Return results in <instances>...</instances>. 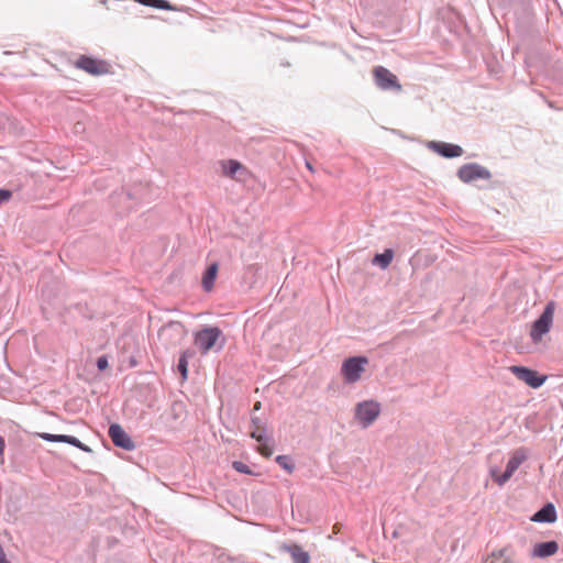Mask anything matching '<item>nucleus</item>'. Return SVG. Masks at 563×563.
<instances>
[{
  "label": "nucleus",
  "mask_w": 563,
  "mask_h": 563,
  "mask_svg": "<svg viewBox=\"0 0 563 563\" xmlns=\"http://www.w3.org/2000/svg\"><path fill=\"white\" fill-rule=\"evenodd\" d=\"M306 165H307V167H308L310 170H313V169H312V166H311V164H310L309 162H307V163H306Z\"/></svg>",
  "instance_id": "33"
},
{
  "label": "nucleus",
  "mask_w": 563,
  "mask_h": 563,
  "mask_svg": "<svg viewBox=\"0 0 563 563\" xmlns=\"http://www.w3.org/2000/svg\"><path fill=\"white\" fill-rule=\"evenodd\" d=\"M532 520L537 522H554L556 520L554 506L552 504L545 505L533 515Z\"/></svg>",
  "instance_id": "17"
},
{
  "label": "nucleus",
  "mask_w": 563,
  "mask_h": 563,
  "mask_svg": "<svg viewBox=\"0 0 563 563\" xmlns=\"http://www.w3.org/2000/svg\"><path fill=\"white\" fill-rule=\"evenodd\" d=\"M389 90H395L399 92L401 90V86L397 80V77L389 73Z\"/></svg>",
  "instance_id": "26"
},
{
  "label": "nucleus",
  "mask_w": 563,
  "mask_h": 563,
  "mask_svg": "<svg viewBox=\"0 0 563 563\" xmlns=\"http://www.w3.org/2000/svg\"><path fill=\"white\" fill-rule=\"evenodd\" d=\"M555 309V302L549 301L541 316L532 323L530 336L534 343H539L543 335L550 331Z\"/></svg>",
  "instance_id": "4"
},
{
  "label": "nucleus",
  "mask_w": 563,
  "mask_h": 563,
  "mask_svg": "<svg viewBox=\"0 0 563 563\" xmlns=\"http://www.w3.org/2000/svg\"><path fill=\"white\" fill-rule=\"evenodd\" d=\"M527 459L526 453L522 450L516 451L506 465L505 472L500 476L495 477V482L498 485H504L506 482L510 479L514 473L518 470V467L522 464V462Z\"/></svg>",
  "instance_id": "11"
},
{
  "label": "nucleus",
  "mask_w": 563,
  "mask_h": 563,
  "mask_svg": "<svg viewBox=\"0 0 563 563\" xmlns=\"http://www.w3.org/2000/svg\"><path fill=\"white\" fill-rule=\"evenodd\" d=\"M12 196L9 189H0V205L8 201Z\"/></svg>",
  "instance_id": "27"
},
{
  "label": "nucleus",
  "mask_w": 563,
  "mask_h": 563,
  "mask_svg": "<svg viewBox=\"0 0 563 563\" xmlns=\"http://www.w3.org/2000/svg\"><path fill=\"white\" fill-rule=\"evenodd\" d=\"M36 437L43 439L44 441H47V442H62V443H67V444H70L84 452H87V453H91L92 450L86 445L85 443H82L79 439H77L76 437L74 435H66V434H52V433H47V432H38L36 433Z\"/></svg>",
  "instance_id": "10"
},
{
  "label": "nucleus",
  "mask_w": 563,
  "mask_h": 563,
  "mask_svg": "<svg viewBox=\"0 0 563 563\" xmlns=\"http://www.w3.org/2000/svg\"><path fill=\"white\" fill-rule=\"evenodd\" d=\"M187 333L180 321H169L159 329L158 338L166 349H172L180 345Z\"/></svg>",
  "instance_id": "3"
},
{
  "label": "nucleus",
  "mask_w": 563,
  "mask_h": 563,
  "mask_svg": "<svg viewBox=\"0 0 563 563\" xmlns=\"http://www.w3.org/2000/svg\"><path fill=\"white\" fill-rule=\"evenodd\" d=\"M280 550L289 553L291 556L292 563H309L310 555L307 551L302 549L301 545L297 543L286 544L284 543L280 547Z\"/></svg>",
  "instance_id": "12"
},
{
  "label": "nucleus",
  "mask_w": 563,
  "mask_h": 563,
  "mask_svg": "<svg viewBox=\"0 0 563 563\" xmlns=\"http://www.w3.org/2000/svg\"><path fill=\"white\" fill-rule=\"evenodd\" d=\"M96 365H97V368H98L100 372L106 371V369L109 367L108 356H107V355H101V356H99V357L97 358Z\"/></svg>",
  "instance_id": "25"
},
{
  "label": "nucleus",
  "mask_w": 563,
  "mask_h": 563,
  "mask_svg": "<svg viewBox=\"0 0 563 563\" xmlns=\"http://www.w3.org/2000/svg\"><path fill=\"white\" fill-rule=\"evenodd\" d=\"M253 430L251 431V437L255 439L257 442L265 444L269 441V437L266 432L265 423L258 417H253L252 420Z\"/></svg>",
  "instance_id": "15"
},
{
  "label": "nucleus",
  "mask_w": 563,
  "mask_h": 563,
  "mask_svg": "<svg viewBox=\"0 0 563 563\" xmlns=\"http://www.w3.org/2000/svg\"><path fill=\"white\" fill-rule=\"evenodd\" d=\"M196 351L192 349H186L180 353L179 357H185V361H189L190 358L195 357Z\"/></svg>",
  "instance_id": "28"
},
{
  "label": "nucleus",
  "mask_w": 563,
  "mask_h": 563,
  "mask_svg": "<svg viewBox=\"0 0 563 563\" xmlns=\"http://www.w3.org/2000/svg\"><path fill=\"white\" fill-rule=\"evenodd\" d=\"M108 435L117 448L125 451H132L135 449L134 441L119 423H111L109 426Z\"/></svg>",
  "instance_id": "7"
},
{
  "label": "nucleus",
  "mask_w": 563,
  "mask_h": 563,
  "mask_svg": "<svg viewBox=\"0 0 563 563\" xmlns=\"http://www.w3.org/2000/svg\"><path fill=\"white\" fill-rule=\"evenodd\" d=\"M0 563H11L10 561L7 560L4 550L1 544H0Z\"/></svg>",
  "instance_id": "29"
},
{
  "label": "nucleus",
  "mask_w": 563,
  "mask_h": 563,
  "mask_svg": "<svg viewBox=\"0 0 563 563\" xmlns=\"http://www.w3.org/2000/svg\"><path fill=\"white\" fill-rule=\"evenodd\" d=\"M388 258H389V262H390V261H391V258H393V253H391V251H390V250H389Z\"/></svg>",
  "instance_id": "35"
},
{
  "label": "nucleus",
  "mask_w": 563,
  "mask_h": 563,
  "mask_svg": "<svg viewBox=\"0 0 563 563\" xmlns=\"http://www.w3.org/2000/svg\"><path fill=\"white\" fill-rule=\"evenodd\" d=\"M369 361L366 356L355 355L345 358L341 366V375L345 384H355L365 372Z\"/></svg>",
  "instance_id": "2"
},
{
  "label": "nucleus",
  "mask_w": 563,
  "mask_h": 563,
  "mask_svg": "<svg viewBox=\"0 0 563 563\" xmlns=\"http://www.w3.org/2000/svg\"><path fill=\"white\" fill-rule=\"evenodd\" d=\"M232 467H233L236 472H239V473H241V474H251V473H252V472H251V470H250V467H249L245 463H243V462H241V461H234V462L232 463Z\"/></svg>",
  "instance_id": "24"
},
{
  "label": "nucleus",
  "mask_w": 563,
  "mask_h": 563,
  "mask_svg": "<svg viewBox=\"0 0 563 563\" xmlns=\"http://www.w3.org/2000/svg\"><path fill=\"white\" fill-rule=\"evenodd\" d=\"M376 85L382 89H387V68L383 66H376L373 69Z\"/></svg>",
  "instance_id": "19"
},
{
  "label": "nucleus",
  "mask_w": 563,
  "mask_h": 563,
  "mask_svg": "<svg viewBox=\"0 0 563 563\" xmlns=\"http://www.w3.org/2000/svg\"><path fill=\"white\" fill-rule=\"evenodd\" d=\"M559 551L556 541H548L534 544L531 555L533 558H548L554 555Z\"/></svg>",
  "instance_id": "13"
},
{
  "label": "nucleus",
  "mask_w": 563,
  "mask_h": 563,
  "mask_svg": "<svg viewBox=\"0 0 563 563\" xmlns=\"http://www.w3.org/2000/svg\"><path fill=\"white\" fill-rule=\"evenodd\" d=\"M118 197L120 199H122V198L132 199L133 198L130 191H122L121 194L118 195Z\"/></svg>",
  "instance_id": "30"
},
{
  "label": "nucleus",
  "mask_w": 563,
  "mask_h": 563,
  "mask_svg": "<svg viewBox=\"0 0 563 563\" xmlns=\"http://www.w3.org/2000/svg\"><path fill=\"white\" fill-rule=\"evenodd\" d=\"M218 271L219 264L217 262H213L207 266L201 279V285L205 291L209 292L212 290L218 275Z\"/></svg>",
  "instance_id": "14"
},
{
  "label": "nucleus",
  "mask_w": 563,
  "mask_h": 563,
  "mask_svg": "<svg viewBox=\"0 0 563 563\" xmlns=\"http://www.w3.org/2000/svg\"><path fill=\"white\" fill-rule=\"evenodd\" d=\"M433 148L444 157H459L463 154L461 146L450 143H433Z\"/></svg>",
  "instance_id": "16"
},
{
  "label": "nucleus",
  "mask_w": 563,
  "mask_h": 563,
  "mask_svg": "<svg viewBox=\"0 0 563 563\" xmlns=\"http://www.w3.org/2000/svg\"><path fill=\"white\" fill-rule=\"evenodd\" d=\"M260 407H261V402H260V401H257V402L254 405V409H260Z\"/></svg>",
  "instance_id": "32"
},
{
  "label": "nucleus",
  "mask_w": 563,
  "mask_h": 563,
  "mask_svg": "<svg viewBox=\"0 0 563 563\" xmlns=\"http://www.w3.org/2000/svg\"><path fill=\"white\" fill-rule=\"evenodd\" d=\"M220 339L221 342L218 345V351L223 349L225 342L223 332L219 327L203 325L200 330L194 333V344L197 346L201 355L208 354L213 347H216Z\"/></svg>",
  "instance_id": "1"
},
{
  "label": "nucleus",
  "mask_w": 563,
  "mask_h": 563,
  "mask_svg": "<svg viewBox=\"0 0 563 563\" xmlns=\"http://www.w3.org/2000/svg\"><path fill=\"white\" fill-rule=\"evenodd\" d=\"M509 369L518 379L525 382L532 388L540 387L545 380V377L539 376L538 372L525 366L514 365Z\"/></svg>",
  "instance_id": "8"
},
{
  "label": "nucleus",
  "mask_w": 563,
  "mask_h": 563,
  "mask_svg": "<svg viewBox=\"0 0 563 563\" xmlns=\"http://www.w3.org/2000/svg\"><path fill=\"white\" fill-rule=\"evenodd\" d=\"M4 446H5L4 439H3V437L0 435V456L3 455Z\"/></svg>",
  "instance_id": "31"
},
{
  "label": "nucleus",
  "mask_w": 563,
  "mask_h": 563,
  "mask_svg": "<svg viewBox=\"0 0 563 563\" xmlns=\"http://www.w3.org/2000/svg\"><path fill=\"white\" fill-rule=\"evenodd\" d=\"M485 563H511V561L508 559L505 551L501 550L488 556Z\"/></svg>",
  "instance_id": "21"
},
{
  "label": "nucleus",
  "mask_w": 563,
  "mask_h": 563,
  "mask_svg": "<svg viewBox=\"0 0 563 563\" xmlns=\"http://www.w3.org/2000/svg\"><path fill=\"white\" fill-rule=\"evenodd\" d=\"M383 536L386 537L385 523L383 522Z\"/></svg>",
  "instance_id": "34"
},
{
  "label": "nucleus",
  "mask_w": 563,
  "mask_h": 563,
  "mask_svg": "<svg viewBox=\"0 0 563 563\" xmlns=\"http://www.w3.org/2000/svg\"><path fill=\"white\" fill-rule=\"evenodd\" d=\"M240 170H245V167L235 159H229L222 162V173L224 176L235 178Z\"/></svg>",
  "instance_id": "18"
},
{
  "label": "nucleus",
  "mask_w": 563,
  "mask_h": 563,
  "mask_svg": "<svg viewBox=\"0 0 563 563\" xmlns=\"http://www.w3.org/2000/svg\"><path fill=\"white\" fill-rule=\"evenodd\" d=\"M457 176L463 183H471L489 178V172L477 164H466L460 167Z\"/></svg>",
  "instance_id": "9"
},
{
  "label": "nucleus",
  "mask_w": 563,
  "mask_h": 563,
  "mask_svg": "<svg viewBox=\"0 0 563 563\" xmlns=\"http://www.w3.org/2000/svg\"><path fill=\"white\" fill-rule=\"evenodd\" d=\"M177 371L179 372L184 380L188 378V361H185V357H179Z\"/></svg>",
  "instance_id": "23"
},
{
  "label": "nucleus",
  "mask_w": 563,
  "mask_h": 563,
  "mask_svg": "<svg viewBox=\"0 0 563 563\" xmlns=\"http://www.w3.org/2000/svg\"><path fill=\"white\" fill-rule=\"evenodd\" d=\"M380 413V406L374 400H364L356 404L354 419L366 429L373 424Z\"/></svg>",
  "instance_id": "5"
},
{
  "label": "nucleus",
  "mask_w": 563,
  "mask_h": 563,
  "mask_svg": "<svg viewBox=\"0 0 563 563\" xmlns=\"http://www.w3.org/2000/svg\"><path fill=\"white\" fill-rule=\"evenodd\" d=\"M75 66L92 76H101L111 73V65L107 60L88 55H80L75 62Z\"/></svg>",
  "instance_id": "6"
},
{
  "label": "nucleus",
  "mask_w": 563,
  "mask_h": 563,
  "mask_svg": "<svg viewBox=\"0 0 563 563\" xmlns=\"http://www.w3.org/2000/svg\"><path fill=\"white\" fill-rule=\"evenodd\" d=\"M374 265H378L380 268H387V249L383 253L376 254L372 261Z\"/></svg>",
  "instance_id": "22"
},
{
  "label": "nucleus",
  "mask_w": 563,
  "mask_h": 563,
  "mask_svg": "<svg viewBox=\"0 0 563 563\" xmlns=\"http://www.w3.org/2000/svg\"><path fill=\"white\" fill-rule=\"evenodd\" d=\"M275 461L282 468L287 471L289 474L294 472L295 464L288 455H277Z\"/></svg>",
  "instance_id": "20"
}]
</instances>
